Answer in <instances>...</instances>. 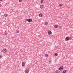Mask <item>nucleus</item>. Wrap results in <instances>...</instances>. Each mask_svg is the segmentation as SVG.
Here are the masks:
<instances>
[{
	"instance_id": "obj_1",
	"label": "nucleus",
	"mask_w": 73,
	"mask_h": 73,
	"mask_svg": "<svg viewBox=\"0 0 73 73\" xmlns=\"http://www.w3.org/2000/svg\"><path fill=\"white\" fill-rule=\"evenodd\" d=\"M64 68V67L63 66H60V68H59V70L61 71L63 70V69Z\"/></svg>"
},
{
	"instance_id": "obj_2",
	"label": "nucleus",
	"mask_w": 73,
	"mask_h": 73,
	"mask_svg": "<svg viewBox=\"0 0 73 73\" xmlns=\"http://www.w3.org/2000/svg\"><path fill=\"white\" fill-rule=\"evenodd\" d=\"M27 21L29 23L31 22L32 21V19H31L29 18L27 19Z\"/></svg>"
},
{
	"instance_id": "obj_3",
	"label": "nucleus",
	"mask_w": 73,
	"mask_h": 73,
	"mask_svg": "<svg viewBox=\"0 0 73 73\" xmlns=\"http://www.w3.org/2000/svg\"><path fill=\"white\" fill-rule=\"evenodd\" d=\"M70 39V38H69V37H67L65 39V40L66 41H68V40H69Z\"/></svg>"
},
{
	"instance_id": "obj_4",
	"label": "nucleus",
	"mask_w": 73,
	"mask_h": 73,
	"mask_svg": "<svg viewBox=\"0 0 73 73\" xmlns=\"http://www.w3.org/2000/svg\"><path fill=\"white\" fill-rule=\"evenodd\" d=\"M29 72V69H27L25 70V72L26 73H28Z\"/></svg>"
},
{
	"instance_id": "obj_5",
	"label": "nucleus",
	"mask_w": 73,
	"mask_h": 73,
	"mask_svg": "<svg viewBox=\"0 0 73 73\" xmlns=\"http://www.w3.org/2000/svg\"><path fill=\"white\" fill-rule=\"evenodd\" d=\"M44 7V6L43 5H40V8L42 9Z\"/></svg>"
},
{
	"instance_id": "obj_6",
	"label": "nucleus",
	"mask_w": 73,
	"mask_h": 73,
	"mask_svg": "<svg viewBox=\"0 0 73 73\" xmlns=\"http://www.w3.org/2000/svg\"><path fill=\"white\" fill-rule=\"evenodd\" d=\"M2 52L3 53H5L7 52V49H3L2 50Z\"/></svg>"
},
{
	"instance_id": "obj_7",
	"label": "nucleus",
	"mask_w": 73,
	"mask_h": 73,
	"mask_svg": "<svg viewBox=\"0 0 73 73\" xmlns=\"http://www.w3.org/2000/svg\"><path fill=\"white\" fill-rule=\"evenodd\" d=\"M22 64L23 66H24L25 65V63L24 62H22Z\"/></svg>"
},
{
	"instance_id": "obj_8",
	"label": "nucleus",
	"mask_w": 73,
	"mask_h": 73,
	"mask_svg": "<svg viewBox=\"0 0 73 73\" xmlns=\"http://www.w3.org/2000/svg\"><path fill=\"white\" fill-rule=\"evenodd\" d=\"M4 35H7V34H8V32L6 31H5L4 33Z\"/></svg>"
},
{
	"instance_id": "obj_9",
	"label": "nucleus",
	"mask_w": 73,
	"mask_h": 73,
	"mask_svg": "<svg viewBox=\"0 0 73 73\" xmlns=\"http://www.w3.org/2000/svg\"><path fill=\"white\" fill-rule=\"evenodd\" d=\"M48 35H51V34H52V32H51V31H49L48 32Z\"/></svg>"
},
{
	"instance_id": "obj_10",
	"label": "nucleus",
	"mask_w": 73,
	"mask_h": 73,
	"mask_svg": "<svg viewBox=\"0 0 73 73\" xmlns=\"http://www.w3.org/2000/svg\"><path fill=\"white\" fill-rule=\"evenodd\" d=\"M39 16L41 17L42 16V13H40L39 14Z\"/></svg>"
},
{
	"instance_id": "obj_11",
	"label": "nucleus",
	"mask_w": 73,
	"mask_h": 73,
	"mask_svg": "<svg viewBox=\"0 0 73 73\" xmlns=\"http://www.w3.org/2000/svg\"><path fill=\"white\" fill-rule=\"evenodd\" d=\"M54 28H57V27H58V25H56L54 26Z\"/></svg>"
},
{
	"instance_id": "obj_12",
	"label": "nucleus",
	"mask_w": 73,
	"mask_h": 73,
	"mask_svg": "<svg viewBox=\"0 0 73 73\" xmlns=\"http://www.w3.org/2000/svg\"><path fill=\"white\" fill-rule=\"evenodd\" d=\"M19 32H20V31H19V30H17V31H16V33H19Z\"/></svg>"
},
{
	"instance_id": "obj_13",
	"label": "nucleus",
	"mask_w": 73,
	"mask_h": 73,
	"mask_svg": "<svg viewBox=\"0 0 73 73\" xmlns=\"http://www.w3.org/2000/svg\"><path fill=\"white\" fill-rule=\"evenodd\" d=\"M66 72H67V70H64L62 72V73H66Z\"/></svg>"
},
{
	"instance_id": "obj_14",
	"label": "nucleus",
	"mask_w": 73,
	"mask_h": 73,
	"mask_svg": "<svg viewBox=\"0 0 73 73\" xmlns=\"http://www.w3.org/2000/svg\"><path fill=\"white\" fill-rule=\"evenodd\" d=\"M56 73H60V71L58 70H56L55 72Z\"/></svg>"
},
{
	"instance_id": "obj_15",
	"label": "nucleus",
	"mask_w": 73,
	"mask_h": 73,
	"mask_svg": "<svg viewBox=\"0 0 73 73\" xmlns=\"http://www.w3.org/2000/svg\"><path fill=\"white\" fill-rule=\"evenodd\" d=\"M48 24V22H45L44 23V25H47V24Z\"/></svg>"
},
{
	"instance_id": "obj_16",
	"label": "nucleus",
	"mask_w": 73,
	"mask_h": 73,
	"mask_svg": "<svg viewBox=\"0 0 73 73\" xmlns=\"http://www.w3.org/2000/svg\"><path fill=\"white\" fill-rule=\"evenodd\" d=\"M55 56H58V54L57 53H55L54 54Z\"/></svg>"
},
{
	"instance_id": "obj_17",
	"label": "nucleus",
	"mask_w": 73,
	"mask_h": 73,
	"mask_svg": "<svg viewBox=\"0 0 73 73\" xmlns=\"http://www.w3.org/2000/svg\"><path fill=\"white\" fill-rule=\"evenodd\" d=\"M7 15L8 14H7L6 13L4 14L5 17H7Z\"/></svg>"
},
{
	"instance_id": "obj_18",
	"label": "nucleus",
	"mask_w": 73,
	"mask_h": 73,
	"mask_svg": "<svg viewBox=\"0 0 73 73\" xmlns=\"http://www.w3.org/2000/svg\"><path fill=\"white\" fill-rule=\"evenodd\" d=\"M62 4H59V5L60 7H62Z\"/></svg>"
},
{
	"instance_id": "obj_19",
	"label": "nucleus",
	"mask_w": 73,
	"mask_h": 73,
	"mask_svg": "<svg viewBox=\"0 0 73 73\" xmlns=\"http://www.w3.org/2000/svg\"><path fill=\"white\" fill-rule=\"evenodd\" d=\"M27 20H28V19H25V23H26V21H27Z\"/></svg>"
},
{
	"instance_id": "obj_20",
	"label": "nucleus",
	"mask_w": 73,
	"mask_h": 73,
	"mask_svg": "<svg viewBox=\"0 0 73 73\" xmlns=\"http://www.w3.org/2000/svg\"><path fill=\"white\" fill-rule=\"evenodd\" d=\"M43 1L44 0H41V3H43Z\"/></svg>"
},
{
	"instance_id": "obj_21",
	"label": "nucleus",
	"mask_w": 73,
	"mask_h": 73,
	"mask_svg": "<svg viewBox=\"0 0 73 73\" xmlns=\"http://www.w3.org/2000/svg\"><path fill=\"white\" fill-rule=\"evenodd\" d=\"M52 62V60H50L49 61V64H51V63Z\"/></svg>"
},
{
	"instance_id": "obj_22",
	"label": "nucleus",
	"mask_w": 73,
	"mask_h": 73,
	"mask_svg": "<svg viewBox=\"0 0 73 73\" xmlns=\"http://www.w3.org/2000/svg\"><path fill=\"white\" fill-rule=\"evenodd\" d=\"M48 54H46L45 55V57H48Z\"/></svg>"
},
{
	"instance_id": "obj_23",
	"label": "nucleus",
	"mask_w": 73,
	"mask_h": 73,
	"mask_svg": "<svg viewBox=\"0 0 73 73\" xmlns=\"http://www.w3.org/2000/svg\"><path fill=\"white\" fill-rule=\"evenodd\" d=\"M19 2H21L23 1V0H19Z\"/></svg>"
},
{
	"instance_id": "obj_24",
	"label": "nucleus",
	"mask_w": 73,
	"mask_h": 73,
	"mask_svg": "<svg viewBox=\"0 0 73 73\" xmlns=\"http://www.w3.org/2000/svg\"><path fill=\"white\" fill-rule=\"evenodd\" d=\"M69 38H70V40H72V37H70Z\"/></svg>"
},
{
	"instance_id": "obj_25",
	"label": "nucleus",
	"mask_w": 73,
	"mask_h": 73,
	"mask_svg": "<svg viewBox=\"0 0 73 73\" xmlns=\"http://www.w3.org/2000/svg\"><path fill=\"white\" fill-rule=\"evenodd\" d=\"M2 57V56L1 55H0V59L1 58V57Z\"/></svg>"
},
{
	"instance_id": "obj_26",
	"label": "nucleus",
	"mask_w": 73,
	"mask_h": 73,
	"mask_svg": "<svg viewBox=\"0 0 73 73\" xmlns=\"http://www.w3.org/2000/svg\"><path fill=\"white\" fill-rule=\"evenodd\" d=\"M59 28H61V26H60Z\"/></svg>"
},
{
	"instance_id": "obj_27",
	"label": "nucleus",
	"mask_w": 73,
	"mask_h": 73,
	"mask_svg": "<svg viewBox=\"0 0 73 73\" xmlns=\"http://www.w3.org/2000/svg\"><path fill=\"white\" fill-rule=\"evenodd\" d=\"M1 6H2V5H1V4H0V7H1Z\"/></svg>"
},
{
	"instance_id": "obj_28",
	"label": "nucleus",
	"mask_w": 73,
	"mask_h": 73,
	"mask_svg": "<svg viewBox=\"0 0 73 73\" xmlns=\"http://www.w3.org/2000/svg\"><path fill=\"white\" fill-rule=\"evenodd\" d=\"M3 0H0V1H2Z\"/></svg>"
}]
</instances>
